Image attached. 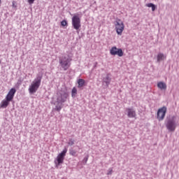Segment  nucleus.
<instances>
[{
  "mask_svg": "<svg viewBox=\"0 0 179 179\" xmlns=\"http://www.w3.org/2000/svg\"><path fill=\"white\" fill-rule=\"evenodd\" d=\"M72 26L75 30H79L82 27V24L80 23V17L78 15H74L71 19Z\"/></svg>",
  "mask_w": 179,
  "mask_h": 179,
  "instance_id": "7",
  "label": "nucleus"
},
{
  "mask_svg": "<svg viewBox=\"0 0 179 179\" xmlns=\"http://www.w3.org/2000/svg\"><path fill=\"white\" fill-rule=\"evenodd\" d=\"M78 87H83V86H85V80L80 78L78 80Z\"/></svg>",
  "mask_w": 179,
  "mask_h": 179,
  "instance_id": "14",
  "label": "nucleus"
},
{
  "mask_svg": "<svg viewBox=\"0 0 179 179\" xmlns=\"http://www.w3.org/2000/svg\"><path fill=\"white\" fill-rule=\"evenodd\" d=\"M41 79H43L42 76H38L31 83L28 90L30 94H34V93L38 90V88L41 85Z\"/></svg>",
  "mask_w": 179,
  "mask_h": 179,
  "instance_id": "2",
  "label": "nucleus"
},
{
  "mask_svg": "<svg viewBox=\"0 0 179 179\" xmlns=\"http://www.w3.org/2000/svg\"><path fill=\"white\" fill-rule=\"evenodd\" d=\"M110 55H117V57L124 56V52L122 51V49L117 48L116 46H113L110 48Z\"/></svg>",
  "mask_w": 179,
  "mask_h": 179,
  "instance_id": "9",
  "label": "nucleus"
},
{
  "mask_svg": "<svg viewBox=\"0 0 179 179\" xmlns=\"http://www.w3.org/2000/svg\"><path fill=\"white\" fill-rule=\"evenodd\" d=\"M66 152H68V150L65 148L61 153L57 155L56 159L55 160V164L57 169H58L60 164H64V160H65V156H66Z\"/></svg>",
  "mask_w": 179,
  "mask_h": 179,
  "instance_id": "3",
  "label": "nucleus"
},
{
  "mask_svg": "<svg viewBox=\"0 0 179 179\" xmlns=\"http://www.w3.org/2000/svg\"><path fill=\"white\" fill-rule=\"evenodd\" d=\"M126 111L127 113V117L129 118H135L136 117V112L135 111V110L131 108H127L126 109Z\"/></svg>",
  "mask_w": 179,
  "mask_h": 179,
  "instance_id": "11",
  "label": "nucleus"
},
{
  "mask_svg": "<svg viewBox=\"0 0 179 179\" xmlns=\"http://www.w3.org/2000/svg\"><path fill=\"white\" fill-rule=\"evenodd\" d=\"M87 159H88V158L87 157V158H85V162H87Z\"/></svg>",
  "mask_w": 179,
  "mask_h": 179,
  "instance_id": "24",
  "label": "nucleus"
},
{
  "mask_svg": "<svg viewBox=\"0 0 179 179\" xmlns=\"http://www.w3.org/2000/svg\"><path fill=\"white\" fill-rule=\"evenodd\" d=\"M166 57L164 54L159 53L157 55V61H164L166 59Z\"/></svg>",
  "mask_w": 179,
  "mask_h": 179,
  "instance_id": "13",
  "label": "nucleus"
},
{
  "mask_svg": "<svg viewBox=\"0 0 179 179\" xmlns=\"http://www.w3.org/2000/svg\"><path fill=\"white\" fill-rule=\"evenodd\" d=\"M157 87L160 89V90H163L164 92H166V90H167V85L164 82L158 83Z\"/></svg>",
  "mask_w": 179,
  "mask_h": 179,
  "instance_id": "12",
  "label": "nucleus"
},
{
  "mask_svg": "<svg viewBox=\"0 0 179 179\" xmlns=\"http://www.w3.org/2000/svg\"><path fill=\"white\" fill-rule=\"evenodd\" d=\"M70 155L71 156H74L75 157L78 156L77 152L75 150H70Z\"/></svg>",
  "mask_w": 179,
  "mask_h": 179,
  "instance_id": "17",
  "label": "nucleus"
},
{
  "mask_svg": "<svg viewBox=\"0 0 179 179\" xmlns=\"http://www.w3.org/2000/svg\"><path fill=\"white\" fill-rule=\"evenodd\" d=\"M106 83L108 84V85H110V78L108 76H107L106 78Z\"/></svg>",
  "mask_w": 179,
  "mask_h": 179,
  "instance_id": "21",
  "label": "nucleus"
},
{
  "mask_svg": "<svg viewBox=\"0 0 179 179\" xmlns=\"http://www.w3.org/2000/svg\"><path fill=\"white\" fill-rule=\"evenodd\" d=\"M62 109V106H56V107H55L56 111H61Z\"/></svg>",
  "mask_w": 179,
  "mask_h": 179,
  "instance_id": "19",
  "label": "nucleus"
},
{
  "mask_svg": "<svg viewBox=\"0 0 179 179\" xmlns=\"http://www.w3.org/2000/svg\"><path fill=\"white\" fill-rule=\"evenodd\" d=\"M12 6H13V8H17L16 1H13Z\"/></svg>",
  "mask_w": 179,
  "mask_h": 179,
  "instance_id": "23",
  "label": "nucleus"
},
{
  "mask_svg": "<svg viewBox=\"0 0 179 179\" xmlns=\"http://www.w3.org/2000/svg\"><path fill=\"white\" fill-rule=\"evenodd\" d=\"M146 6H148V8H152V12H155V10H156V6H155V4L152 3L146 4Z\"/></svg>",
  "mask_w": 179,
  "mask_h": 179,
  "instance_id": "15",
  "label": "nucleus"
},
{
  "mask_svg": "<svg viewBox=\"0 0 179 179\" xmlns=\"http://www.w3.org/2000/svg\"><path fill=\"white\" fill-rule=\"evenodd\" d=\"M73 143V142L71 143V145Z\"/></svg>",
  "mask_w": 179,
  "mask_h": 179,
  "instance_id": "25",
  "label": "nucleus"
},
{
  "mask_svg": "<svg viewBox=\"0 0 179 179\" xmlns=\"http://www.w3.org/2000/svg\"><path fill=\"white\" fill-rule=\"evenodd\" d=\"M61 25L64 27V26H68V22H66V20H64L61 22Z\"/></svg>",
  "mask_w": 179,
  "mask_h": 179,
  "instance_id": "18",
  "label": "nucleus"
},
{
  "mask_svg": "<svg viewBox=\"0 0 179 179\" xmlns=\"http://www.w3.org/2000/svg\"><path fill=\"white\" fill-rule=\"evenodd\" d=\"M16 93V89L11 88L8 92V94L6 96V99H3L0 103L1 108H6L9 106V103L13 100L15 94Z\"/></svg>",
  "mask_w": 179,
  "mask_h": 179,
  "instance_id": "1",
  "label": "nucleus"
},
{
  "mask_svg": "<svg viewBox=\"0 0 179 179\" xmlns=\"http://www.w3.org/2000/svg\"><path fill=\"white\" fill-rule=\"evenodd\" d=\"M71 61L72 59L65 56L59 59V64L62 68L64 69V71H68V69H69Z\"/></svg>",
  "mask_w": 179,
  "mask_h": 179,
  "instance_id": "4",
  "label": "nucleus"
},
{
  "mask_svg": "<svg viewBox=\"0 0 179 179\" xmlns=\"http://www.w3.org/2000/svg\"><path fill=\"white\" fill-rule=\"evenodd\" d=\"M0 5H1V0H0Z\"/></svg>",
  "mask_w": 179,
  "mask_h": 179,
  "instance_id": "26",
  "label": "nucleus"
},
{
  "mask_svg": "<svg viewBox=\"0 0 179 179\" xmlns=\"http://www.w3.org/2000/svg\"><path fill=\"white\" fill-rule=\"evenodd\" d=\"M115 27L117 34H118V36H122V31H124V29H125L124 22L121 20H117L115 23Z\"/></svg>",
  "mask_w": 179,
  "mask_h": 179,
  "instance_id": "6",
  "label": "nucleus"
},
{
  "mask_svg": "<svg viewBox=\"0 0 179 179\" xmlns=\"http://www.w3.org/2000/svg\"><path fill=\"white\" fill-rule=\"evenodd\" d=\"M166 113H167V108H166V106H164L158 110L157 118L159 121L164 120V117H166Z\"/></svg>",
  "mask_w": 179,
  "mask_h": 179,
  "instance_id": "10",
  "label": "nucleus"
},
{
  "mask_svg": "<svg viewBox=\"0 0 179 179\" xmlns=\"http://www.w3.org/2000/svg\"><path fill=\"white\" fill-rule=\"evenodd\" d=\"M71 96L72 97H75V96H76L77 93H78V90H76V87H73L72 89V92H71Z\"/></svg>",
  "mask_w": 179,
  "mask_h": 179,
  "instance_id": "16",
  "label": "nucleus"
},
{
  "mask_svg": "<svg viewBox=\"0 0 179 179\" xmlns=\"http://www.w3.org/2000/svg\"><path fill=\"white\" fill-rule=\"evenodd\" d=\"M166 127L170 132H174L176 128H177V122H176V117H173L171 119H169L166 124Z\"/></svg>",
  "mask_w": 179,
  "mask_h": 179,
  "instance_id": "5",
  "label": "nucleus"
},
{
  "mask_svg": "<svg viewBox=\"0 0 179 179\" xmlns=\"http://www.w3.org/2000/svg\"><path fill=\"white\" fill-rule=\"evenodd\" d=\"M111 174H113V169L112 168H110L108 171L107 176H110Z\"/></svg>",
  "mask_w": 179,
  "mask_h": 179,
  "instance_id": "20",
  "label": "nucleus"
},
{
  "mask_svg": "<svg viewBox=\"0 0 179 179\" xmlns=\"http://www.w3.org/2000/svg\"><path fill=\"white\" fill-rule=\"evenodd\" d=\"M57 103H65L66 101V99H68V93L63 91H59L57 93Z\"/></svg>",
  "mask_w": 179,
  "mask_h": 179,
  "instance_id": "8",
  "label": "nucleus"
},
{
  "mask_svg": "<svg viewBox=\"0 0 179 179\" xmlns=\"http://www.w3.org/2000/svg\"><path fill=\"white\" fill-rule=\"evenodd\" d=\"M36 0H28V3H29V5H32V3H34V1Z\"/></svg>",
  "mask_w": 179,
  "mask_h": 179,
  "instance_id": "22",
  "label": "nucleus"
}]
</instances>
